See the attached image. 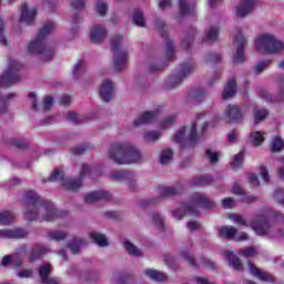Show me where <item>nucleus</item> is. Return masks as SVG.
Masks as SVG:
<instances>
[{"label":"nucleus","instance_id":"obj_1","mask_svg":"<svg viewBox=\"0 0 284 284\" xmlns=\"http://www.w3.org/2000/svg\"><path fill=\"white\" fill-rule=\"evenodd\" d=\"M23 203H26L24 217L27 221L50 222L63 216V213L57 210L54 203L41 201V197L34 191L24 193Z\"/></svg>","mask_w":284,"mask_h":284},{"label":"nucleus","instance_id":"obj_2","mask_svg":"<svg viewBox=\"0 0 284 284\" xmlns=\"http://www.w3.org/2000/svg\"><path fill=\"white\" fill-rule=\"evenodd\" d=\"M109 159L118 165H130L141 161V152L130 142H114L109 149Z\"/></svg>","mask_w":284,"mask_h":284},{"label":"nucleus","instance_id":"obj_3","mask_svg":"<svg viewBox=\"0 0 284 284\" xmlns=\"http://www.w3.org/2000/svg\"><path fill=\"white\" fill-rule=\"evenodd\" d=\"M100 175L101 172H99V169H92L88 164H82V170L78 179H65L63 178V171H59L58 169H55L53 173L50 175L49 181H59L65 190L77 192V190H79V187L83 185V179H87V176H89L90 179H97V176Z\"/></svg>","mask_w":284,"mask_h":284},{"label":"nucleus","instance_id":"obj_4","mask_svg":"<svg viewBox=\"0 0 284 284\" xmlns=\"http://www.w3.org/2000/svg\"><path fill=\"white\" fill-rule=\"evenodd\" d=\"M57 30V23L48 21L38 33V38L31 41L28 45V54H42V61H50L52 59V51L45 49V37L52 34Z\"/></svg>","mask_w":284,"mask_h":284},{"label":"nucleus","instance_id":"obj_5","mask_svg":"<svg viewBox=\"0 0 284 284\" xmlns=\"http://www.w3.org/2000/svg\"><path fill=\"white\" fill-rule=\"evenodd\" d=\"M192 204L182 205V210H175L172 212V216L178 221H181L185 214H190L191 216H199V211L194 209V205H200L201 207H205L206 210H212L216 207V204L210 200L205 194L194 193L191 196Z\"/></svg>","mask_w":284,"mask_h":284},{"label":"nucleus","instance_id":"obj_6","mask_svg":"<svg viewBox=\"0 0 284 284\" xmlns=\"http://www.w3.org/2000/svg\"><path fill=\"white\" fill-rule=\"evenodd\" d=\"M255 48L262 54H283L284 41L272 33H262L255 40Z\"/></svg>","mask_w":284,"mask_h":284},{"label":"nucleus","instance_id":"obj_7","mask_svg":"<svg viewBox=\"0 0 284 284\" xmlns=\"http://www.w3.org/2000/svg\"><path fill=\"white\" fill-rule=\"evenodd\" d=\"M270 221L284 223V214L278 211L266 210L263 214L255 216V220L251 223V227L258 236H265L270 232Z\"/></svg>","mask_w":284,"mask_h":284},{"label":"nucleus","instance_id":"obj_8","mask_svg":"<svg viewBox=\"0 0 284 284\" xmlns=\"http://www.w3.org/2000/svg\"><path fill=\"white\" fill-rule=\"evenodd\" d=\"M205 116V113L197 114L196 121L191 124L190 133L185 136V126H182L173 136L174 143H179L182 148H186V145H194L199 143L201 136L196 133V125Z\"/></svg>","mask_w":284,"mask_h":284},{"label":"nucleus","instance_id":"obj_9","mask_svg":"<svg viewBox=\"0 0 284 284\" xmlns=\"http://www.w3.org/2000/svg\"><path fill=\"white\" fill-rule=\"evenodd\" d=\"M125 41L123 36H116L111 41V50L113 52V70L121 72L128 68V51L121 50V45Z\"/></svg>","mask_w":284,"mask_h":284},{"label":"nucleus","instance_id":"obj_10","mask_svg":"<svg viewBox=\"0 0 284 284\" xmlns=\"http://www.w3.org/2000/svg\"><path fill=\"white\" fill-rule=\"evenodd\" d=\"M196 70V62L193 60H189L180 64L178 73L169 79L166 84V90H171V88H176L180 83H183V80L187 79L192 72Z\"/></svg>","mask_w":284,"mask_h":284},{"label":"nucleus","instance_id":"obj_11","mask_svg":"<svg viewBox=\"0 0 284 284\" xmlns=\"http://www.w3.org/2000/svg\"><path fill=\"white\" fill-rule=\"evenodd\" d=\"M23 68V64L17 60H9L8 69L0 77V88L6 85H12L19 81V70Z\"/></svg>","mask_w":284,"mask_h":284},{"label":"nucleus","instance_id":"obj_12","mask_svg":"<svg viewBox=\"0 0 284 284\" xmlns=\"http://www.w3.org/2000/svg\"><path fill=\"white\" fill-rule=\"evenodd\" d=\"M245 43H247V40H245L241 31H237V34L234 38V45L236 47L235 54L233 55L234 63H243V61H245Z\"/></svg>","mask_w":284,"mask_h":284},{"label":"nucleus","instance_id":"obj_13","mask_svg":"<svg viewBox=\"0 0 284 284\" xmlns=\"http://www.w3.org/2000/svg\"><path fill=\"white\" fill-rule=\"evenodd\" d=\"M110 179L113 181H128L129 187L133 192H136V180H134V174L130 171H113L110 173Z\"/></svg>","mask_w":284,"mask_h":284},{"label":"nucleus","instance_id":"obj_14","mask_svg":"<svg viewBox=\"0 0 284 284\" xmlns=\"http://www.w3.org/2000/svg\"><path fill=\"white\" fill-rule=\"evenodd\" d=\"M39 12L37 8H28L27 3H22L20 13V23H26V26H33L34 19Z\"/></svg>","mask_w":284,"mask_h":284},{"label":"nucleus","instance_id":"obj_15","mask_svg":"<svg viewBox=\"0 0 284 284\" xmlns=\"http://www.w3.org/2000/svg\"><path fill=\"white\" fill-rule=\"evenodd\" d=\"M182 258H184V261H187V263L192 266V267H209L210 270H214V267H216V264L210 260H207L206 257H201L200 258V263L196 264V262L194 261V257L192 255H190V252L185 251L183 253H181Z\"/></svg>","mask_w":284,"mask_h":284},{"label":"nucleus","instance_id":"obj_16","mask_svg":"<svg viewBox=\"0 0 284 284\" xmlns=\"http://www.w3.org/2000/svg\"><path fill=\"white\" fill-rule=\"evenodd\" d=\"M236 229L233 226H222L219 230V235L221 239H234V241H247L246 233H240L236 235Z\"/></svg>","mask_w":284,"mask_h":284},{"label":"nucleus","instance_id":"obj_17","mask_svg":"<svg viewBox=\"0 0 284 284\" xmlns=\"http://www.w3.org/2000/svg\"><path fill=\"white\" fill-rule=\"evenodd\" d=\"M156 116H159V109H155L153 111H146L133 121V125L134 128H141V125H148V123H154V121L156 120Z\"/></svg>","mask_w":284,"mask_h":284},{"label":"nucleus","instance_id":"obj_18","mask_svg":"<svg viewBox=\"0 0 284 284\" xmlns=\"http://www.w3.org/2000/svg\"><path fill=\"white\" fill-rule=\"evenodd\" d=\"M224 116L230 119L231 123H239L243 121V111L239 105H229L224 111Z\"/></svg>","mask_w":284,"mask_h":284},{"label":"nucleus","instance_id":"obj_19","mask_svg":"<svg viewBox=\"0 0 284 284\" xmlns=\"http://www.w3.org/2000/svg\"><path fill=\"white\" fill-rule=\"evenodd\" d=\"M100 97L102 101H112L114 97V84L110 80H104L100 85Z\"/></svg>","mask_w":284,"mask_h":284},{"label":"nucleus","instance_id":"obj_20","mask_svg":"<svg viewBox=\"0 0 284 284\" xmlns=\"http://www.w3.org/2000/svg\"><path fill=\"white\" fill-rule=\"evenodd\" d=\"M28 231L26 229H2L0 239H26Z\"/></svg>","mask_w":284,"mask_h":284},{"label":"nucleus","instance_id":"obj_21","mask_svg":"<svg viewBox=\"0 0 284 284\" xmlns=\"http://www.w3.org/2000/svg\"><path fill=\"white\" fill-rule=\"evenodd\" d=\"M248 268L252 276H255V278H258V281H262L264 283H274L275 278L272 276L271 273L261 271L251 262H248Z\"/></svg>","mask_w":284,"mask_h":284},{"label":"nucleus","instance_id":"obj_22","mask_svg":"<svg viewBox=\"0 0 284 284\" xmlns=\"http://www.w3.org/2000/svg\"><path fill=\"white\" fill-rule=\"evenodd\" d=\"M112 195L108 191H94L84 195L85 203H97V201H110Z\"/></svg>","mask_w":284,"mask_h":284},{"label":"nucleus","instance_id":"obj_23","mask_svg":"<svg viewBox=\"0 0 284 284\" xmlns=\"http://www.w3.org/2000/svg\"><path fill=\"white\" fill-rule=\"evenodd\" d=\"M256 8V0H242L240 6L237 7L236 14L237 17H247L251 12Z\"/></svg>","mask_w":284,"mask_h":284},{"label":"nucleus","instance_id":"obj_24","mask_svg":"<svg viewBox=\"0 0 284 284\" xmlns=\"http://www.w3.org/2000/svg\"><path fill=\"white\" fill-rule=\"evenodd\" d=\"M108 37V31L102 26H95L91 29L90 39L92 43H102Z\"/></svg>","mask_w":284,"mask_h":284},{"label":"nucleus","instance_id":"obj_25","mask_svg":"<svg viewBox=\"0 0 284 284\" xmlns=\"http://www.w3.org/2000/svg\"><path fill=\"white\" fill-rule=\"evenodd\" d=\"M236 95V80L230 79L227 80L224 90L222 92V99L224 101H227L229 99H232Z\"/></svg>","mask_w":284,"mask_h":284},{"label":"nucleus","instance_id":"obj_26","mask_svg":"<svg viewBox=\"0 0 284 284\" xmlns=\"http://www.w3.org/2000/svg\"><path fill=\"white\" fill-rule=\"evenodd\" d=\"M224 256L226 261H229L230 266L233 267L236 272H243V263H241V260L234 255L233 252L226 251L224 253Z\"/></svg>","mask_w":284,"mask_h":284},{"label":"nucleus","instance_id":"obj_27","mask_svg":"<svg viewBox=\"0 0 284 284\" xmlns=\"http://www.w3.org/2000/svg\"><path fill=\"white\" fill-rule=\"evenodd\" d=\"M48 252H50V248L48 246H34L29 254L30 263L39 261V258H42L43 254H48Z\"/></svg>","mask_w":284,"mask_h":284},{"label":"nucleus","instance_id":"obj_28","mask_svg":"<svg viewBox=\"0 0 284 284\" xmlns=\"http://www.w3.org/2000/svg\"><path fill=\"white\" fill-rule=\"evenodd\" d=\"M144 274L149 276L152 281H156L158 283H163L164 281H168V274L152 270V268H146L144 270Z\"/></svg>","mask_w":284,"mask_h":284},{"label":"nucleus","instance_id":"obj_29","mask_svg":"<svg viewBox=\"0 0 284 284\" xmlns=\"http://www.w3.org/2000/svg\"><path fill=\"white\" fill-rule=\"evenodd\" d=\"M179 6L182 17H190L196 12V7L187 3V0H179Z\"/></svg>","mask_w":284,"mask_h":284},{"label":"nucleus","instance_id":"obj_30","mask_svg":"<svg viewBox=\"0 0 284 284\" xmlns=\"http://www.w3.org/2000/svg\"><path fill=\"white\" fill-rule=\"evenodd\" d=\"M253 114L255 119L254 125H258L261 121H265V119H267L270 111H267V109L265 108L255 106L253 110Z\"/></svg>","mask_w":284,"mask_h":284},{"label":"nucleus","instance_id":"obj_31","mask_svg":"<svg viewBox=\"0 0 284 284\" xmlns=\"http://www.w3.org/2000/svg\"><path fill=\"white\" fill-rule=\"evenodd\" d=\"M90 236L92 241H94L97 245H99V247H108L110 245V243L108 242V237L97 231L91 232Z\"/></svg>","mask_w":284,"mask_h":284},{"label":"nucleus","instance_id":"obj_32","mask_svg":"<svg viewBox=\"0 0 284 284\" xmlns=\"http://www.w3.org/2000/svg\"><path fill=\"white\" fill-rule=\"evenodd\" d=\"M85 245H88L87 241L74 237L69 243V248L71 250L72 254H79V252H81V247H85Z\"/></svg>","mask_w":284,"mask_h":284},{"label":"nucleus","instance_id":"obj_33","mask_svg":"<svg viewBox=\"0 0 284 284\" xmlns=\"http://www.w3.org/2000/svg\"><path fill=\"white\" fill-rule=\"evenodd\" d=\"M194 34H196V29H191L182 40V48L184 50H190L192 43H194Z\"/></svg>","mask_w":284,"mask_h":284},{"label":"nucleus","instance_id":"obj_34","mask_svg":"<svg viewBox=\"0 0 284 284\" xmlns=\"http://www.w3.org/2000/svg\"><path fill=\"white\" fill-rule=\"evenodd\" d=\"M14 223V213L10 211L0 212V225H12Z\"/></svg>","mask_w":284,"mask_h":284},{"label":"nucleus","instance_id":"obj_35","mask_svg":"<svg viewBox=\"0 0 284 284\" xmlns=\"http://www.w3.org/2000/svg\"><path fill=\"white\" fill-rule=\"evenodd\" d=\"M158 194L160 196H174V194H179V191L174 186L160 185L158 186Z\"/></svg>","mask_w":284,"mask_h":284},{"label":"nucleus","instance_id":"obj_36","mask_svg":"<svg viewBox=\"0 0 284 284\" xmlns=\"http://www.w3.org/2000/svg\"><path fill=\"white\" fill-rule=\"evenodd\" d=\"M52 272L51 264H44L39 267V276L42 283H45L50 278V273Z\"/></svg>","mask_w":284,"mask_h":284},{"label":"nucleus","instance_id":"obj_37","mask_svg":"<svg viewBox=\"0 0 284 284\" xmlns=\"http://www.w3.org/2000/svg\"><path fill=\"white\" fill-rule=\"evenodd\" d=\"M124 247L131 256H142L143 254L141 252V248L136 247V245H134L132 242L128 240L124 241Z\"/></svg>","mask_w":284,"mask_h":284},{"label":"nucleus","instance_id":"obj_38","mask_svg":"<svg viewBox=\"0 0 284 284\" xmlns=\"http://www.w3.org/2000/svg\"><path fill=\"white\" fill-rule=\"evenodd\" d=\"M216 39H219V27H210L206 31H205V38L203 41H216Z\"/></svg>","mask_w":284,"mask_h":284},{"label":"nucleus","instance_id":"obj_39","mask_svg":"<svg viewBox=\"0 0 284 284\" xmlns=\"http://www.w3.org/2000/svg\"><path fill=\"white\" fill-rule=\"evenodd\" d=\"M245 153L240 151L236 155L233 156V161L231 162L232 170H239V168H243V159Z\"/></svg>","mask_w":284,"mask_h":284},{"label":"nucleus","instance_id":"obj_40","mask_svg":"<svg viewBox=\"0 0 284 284\" xmlns=\"http://www.w3.org/2000/svg\"><path fill=\"white\" fill-rule=\"evenodd\" d=\"M272 65V60H261L258 61L255 67L253 68L255 74H261L264 70Z\"/></svg>","mask_w":284,"mask_h":284},{"label":"nucleus","instance_id":"obj_41","mask_svg":"<svg viewBox=\"0 0 284 284\" xmlns=\"http://www.w3.org/2000/svg\"><path fill=\"white\" fill-rule=\"evenodd\" d=\"M192 183L193 185H199L201 187H204L205 185H210V183H212V178L210 175L194 178Z\"/></svg>","mask_w":284,"mask_h":284},{"label":"nucleus","instance_id":"obj_42","mask_svg":"<svg viewBox=\"0 0 284 284\" xmlns=\"http://www.w3.org/2000/svg\"><path fill=\"white\" fill-rule=\"evenodd\" d=\"M248 141L250 143H252V145H261V143L265 141V138H263L262 132H252L248 138Z\"/></svg>","mask_w":284,"mask_h":284},{"label":"nucleus","instance_id":"obj_43","mask_svg":"<svg viewBox=\"0 0 284 284\" xmlns=\"http://www.w3.org/2000/svg\"><path fill=\"white\" fill-rule=\"evenodd\" d=\"M133 23L140 28H145V17L143 16V12L135 11L133 13Z\"/></svg>","mask_w":284,"mask_h":284},{"label":"nucleus","instance_id":"obj_44","mask_svg":"<svg viewBox=\"0 0 284 284\" xmlns=\"http://www.w3.org/2000/svg\"><path fill=\"white\" fill-rule=\"evenodd\" d=\"M173 155H174V152H172V150L170 149L163 150L160 155V163H162V165H168V163L171 161Z\"/></svg>","mask_w":284,"mask_h":284},{"label":"nucleus","instance_id":"obj_45","mask_svg":"<svg viewBox=\"0 0 284 284\" xmlns=\"http://www.w3.org/2000/svg\"><path fill=\"white\" fill-rule=\"evenodd\" d=\"M48 236L51 241H63L68 234L63 231H49Z\"/></svg>","mask_w":284,"mask_h":284},{"label":"nucleus","instance_id":"obj_46","mask_svg":"<svg viewBox=\"0 0 284 284\" xmlns=\"http://www.w3.org/2000/svg\"><path fill=\"white\" fill-rule=\"evenodd\" d=\"M85 72V62L79 61L73 68L74 79H79Z\"/></svg>","mask_w":284,"mask_h":284},{"label":"nucleus","instance_id":"obj_47","mask_svg":"<svg viewBox=\"0 0 284 284\" xmlns=\"http://www.w3.org/2000/svg\"><path fill=\"white\" fill-rule=\"evenodd\" d=\"M161 139V133L158 131H149L144 134V141L148 143H154Z\"/></svg>","mask_w":284,"mask_h":284},{"label":"nucleus","instance_id":"obj_48","mask_svg":"<svg viewBox=\"0 0 284 284\" xmlns=\"http://www.w3.org/2000/svg\"><path fill=\"white\" fill-rule=\"evenodd\" d=\"M79 23H81V16L75 13L74 17L71 18V34H77V32H79Z\"/></svg>","mask_w":284,"mask_h":284},{"label":"nucleus","instance_id":"obj_49","mask_svg":"<svg viewBox=\"0 0 284 284\" xmlns=\"http://www.w3.org/2000/svg\"><path fill=\"white\" fill-rule=\"evenodd\" d=\"M284 143L283 140L280 136H276L272 141V151L273 152H281L283 150Z\"/></svg>","mask_w":284,"mask_h":284},{"label":"nucleus","instance_id":"obj_50","mask_svg":"<svg viewBox=\"0 0 284 284\" xmlns=\"http://www.w3.org/2000/svg\"><path fill=\"white\" fill-rule=\"evenodd\" d=\"M239 254H243L245 258H252L253 256H256L258 254V251L254 246H250L245 250H242L239 252Z\"/></svg>","mask_w":284,"mask_h":284},{"label":"nucleus","instance_id":"obj_51","mask_svg":"<svg viewBox=\"0 0 284 284\" xmlns=\"http://www.w3.org/2000/svg\"><path fill=\"white\" fill-rule=\"evenodd\" d=\"M65 119L71 123H83V118L77 114L75 112L67 113Z\"/></svg>","mask_w":284,"mask_h":284},{"label":"nucleus","instance_id":"obj_52","mask_svg":"<svg viewBox=\"0 0 284 284\" xmlns=\"http://www.w3.org/2000/svg\"><path fill=\"white\" fill-rule=\"evenodd\" d=\"M6 29V23L0 19V43L1 45L8 47L10 45V41L6 39L3 36V30Z\"/></svg>","mask_w":284,"mask_h":284},{"label":"nucleus","instance_id":"obj_53","mask_svg":"<svg viewBox=\"0 0 284 284\" xmlns=\"http://www.w3.org/2000/svg\"><path fill=\"white\" fill-rule=\"evenodd\" d=\"M206 159H209L210 163L214 165V163L219 162V153L207 149L205 152Z\"/></svg>","mask_w":284,"mask_h":284},{"label":"nucleus","instance_id":"obj_54","mask_svg":"<svg viewBox=\"0 0 284 284\" xmlns=\"http://www.w3.org/2000/svg\"><path fill=\"white\" fill-rule=\"evenodd\" d=\"M97 12L98 14H101V17H104V14L108 12V4L101 0L97 2Z\"/></svg>","mask_w":284,"mask_h":284},{"label":"nucleus","instance_id":"obj_55","mask_svg":"<svg viewBox=\"0 0 284 284\" xmlns=\"http://www.w3.org/2000/svg\"><path fill=\"white\" fill-rule=\"evenodd\" d=\"M206 63H219L221 61V55L219 53H209L205 57Z\"/></svg>","mask_w":284,"mask_h":284},{"label":"nucleus","instance_id":"obj_56","mask_svg":"<svg viewBox=\"0 0 284 284\" xmlns=\"http://www.w3.org/2000/svg\"><path fill=\"white\" fill-rule=\"evenodd\" d=\"M174 121H176V115H170L160 124V128L165 130L166 128H170Z\"/></svg>","mask_w":284,"mask_h":284},{"label":"nucleus","instance_id":"obj_57","mask_svg":"<svg viewBox=\"0 0 284 284\" xmlns=\"http://www.w3.org/2000/svg\"><path fill=\"white\" fill-rule=\"evenodd\" d=\"M166 57L169 60H172L174 58V42L173 41L166 42Z\"/></svg>","mask_w":284,"mask_h":284},{"label":"nucleus","instance_id":"obj_58","mask_svg":"<svg viewBox=\"0 0 284 284\" xmlns=\"http://www.w3.org/2000/svg\"><path fill=\"white\" fill-rule=\"evenodd\" d=\"M12 97H14L13 93L8 94L7 97L0 99V114H2V112H6V108H7V101L12 99Z\"/></svg>","mask_w":284,"mask_h":284},{"label":"nucleus","instance_id":"obj_59","mask_svg":"<svg viewBox=\"0 0 284 284\" xmlns=\"http://www.w3.org/2000/svg\"><path fill=\"white\" fill-rule=\"evenodd\" d=\"M278 99L284 101V75L278 79Z\"/></svg>","mask_w":284,"mask_h":284},{"label":"nucleus","instance_id":"obj_60","mask_svg":"<svg viewBox=\"0 0 284 284\" xmlns=\"http://www.w3.org/2000/svg\"><path fill=\"white\" fill-rule=\"evenodd\" d=\"M230 220L233 223H237V225H247V223L245 222V219H243V216L237 215V214L230 215Z\"/></svg>","mask_w":284,"mask_h":284},{"label":"nucleus","instance_id":"obj_61","mask_svg":"<svg viewBox=\"0 0 284 284\" xmlns=\"http://www.w3.org/2000/svg\"><path fill=\"white\" fill-rule=\"evenodd\" d=\"M14 255L20 258H26V256H28V246L23 245V246L18 247L16 250Z\"/></svg>","mask_w":284,"mask_h":284},{"label":"nucleus","instance_id":"obj_62","mask_svg":"<svg viewBox=\"0 0 284 284\" xmlns=\"http://www.w3.org/2000/svg\"><path fill=\"white\" fill-rule=\"evenodd\" d=\"M274 199L284 207V190L283 189L275 191Z\"/></svg>","mask_w":284,"mask_h":284},{"label":"nucleus","instance_id":"obj_63","mask_svg":"<svg viewBox=\"0 0 284 284\" xmlns=\"http://www.w3.org/2000/svg\"><path fill=\"white\" fill-rule=\"evenodd\" d=\"M52 105H54V98L47 95L43 99V108L44 110H50V108H52Z\"/></svg>","mask_w":284,"mask_h":284},{"label":"nucleus","instance_id":"obj_64","mask_svg":"<svg viewBox=\"0 0 284 284\" xmlns=\"http://www.w3.org/2000/svg\"><path fill=\"white\" fill-rule=\"evenodd\" d=\"M19 278H30L32 276V270L23 268L17 273Z\"/></svg>","mask_w":284,"mask_h":284}]
</instances>
